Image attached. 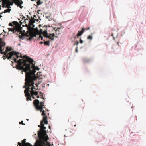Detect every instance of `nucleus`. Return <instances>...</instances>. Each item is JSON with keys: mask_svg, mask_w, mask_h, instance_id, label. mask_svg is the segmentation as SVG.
Masks as SVG:
<instances>
[{"mask_svg": "<svg viewBox=\"0 0 146 146\" xmlns=\"http://www.w3.org/2000/svg\"><path fill=\"white\" fill-rule=\"evenodd\" d=\"M25 59H20L17 61L15 57H13V59L15 62L17 64L16 65L17 69L20 70H22V71L26 72L31 70V68L33 70H38L39 69L38 67H36L33 64V60L26 55L23 57Z\"/></svg>", "mask_w": 146, "mask_h": 146, "instance_id": "1", "label": "nucleus"}, {"mask_svg": "<svg viewBox=\"0 0 146 146\" xmlns=\"http://www.w3.org/2000/svg\"><path fill=\"white\" fill-rule=\"evenodd\" d=\"M35 70H30L25 72V83L23 87L26 88L24 90V93L27 98V100L28 101L29 100H31V94L29 92L30 91L31 88L34 85V80H36L37 78V77L35 74L36 72Z\"/></svg>", "mask_w": 146, "mask_h": 146, "instance_id": "2", "label": "nucleus"}, {"mask_svg": "<svg viewBox=\"0 0 146 146\" xmlns=\"http://www.w3.org/2000/svg\"><path fill=\"white\" fill-rule=\"evenodd\" d=\"M44 121H41L40 129L38 131V139H37L34 144V146H45V142L47 141L49 138L47 135L45 129L46 127L44 126Z\"/></svg>", "mask_w": 146, "mask_h": 146, "instance_id": "3", "label": "nucleus"}, {"mask_svg": "<svg viewBox=\"0 0 146 146\" xmlns=\"http://www.w3.org/2000/svg\"><path fill=\"white\" fill-rule=\"evenodd\" d=\"M35 22V21L32 19H30L29 21V26L28 30L27 31L26 36L29 37L28 40L29 41H31L33 37H36L37 35L39 36V39L40 38L41 40L43 39V37L41 35H38V30H37V32L34 31L33 27L34 25L33 24Z\"/></svg>", "mask_w": 146, "mask_h": 146, "instance_id": "4", "label": "nucleus"}, {"mask_svg": "<svg viewBox=\"0 0 146 146\" xmlns=\"http://www.w3.org/2000/svg\"><path fill=\"white\" fill-rule=\"evenodd\" d=\"M33 103L36 109L40 111V112H42L41 115L43 116V118L41 121H44V124H48L47 117L45 113V111L43 110V108H45L44 103L42 102H40L38 99L34 100Z\"/></svg>", "mask_w": 146, "mask_h": 146, "instance_id": "5", "label": "nucleus"}, {"mask_svg": "<svg viewBox=\"0 0 146 146\" xmlns=\"http://www.w3.org/2000/svg\"><path fill=\"white\" fill-rule=\"evenodd\" d=\"M5 45V43L3 41L1 38H0V53L1 52V54H4V55H5L7 57V52L8 51H11V49L9 47H7L6 48L7 50L5 52H3L2 51L3 50V48L4 47Z\"/></svg>", "mask_w": 146, "mask_h": 146, "instance_id": "6", "label": "nucleus"}, {"mask_svg": "<svg viewBox=\"0 0 146 146\" xmlns=\"http://www.w3.org/2000/svg\"><path fill=\"white\" fill-rule=\"evenodd\" d=\"M36 88L34 86V85L33 86L31 87V88L30 91L29 92L31 94V96L32 98H33V99H35L34 97V95L36 96L38 94V93L37 91H35V90Z\"/></svg>", "mask_w": 146, "mask_h": 146, "instance_id": "7", "label": "nucleus"}, {"mask_svg": "<svg viewBox=\"0 0 146 146\" xmlns=\"http://www.w3.org/2000/svg\"><path fill=\"white\" fill-rule=\"evenodd\" d=\"M18 54H19L18 53H17L15 51L10 52L7 54V58L9 59H11L13 56L15 55L17 58H18L19 57Z\"/></svg>", "mask_w": 146, "mask_h": 146, "instance_id": "8", "label": "nucleus"}, {"mask_svg": "<svg viewBox=\"0 0 146 146\" xmlns=\"http://www.w3.org/2000/svg\"><path fill=\"white\" fill-rule=\"evenodd\" d=\"M26 139H24L21 142L22 143V146H33L32 145H31L29 143H26Z\"/></svg>", "mask_w": 146, "mask_h": 146, "instance_id": "9", "label": "nucleus"}, {"mask_svg": "<svg viewBox=\"0 0 146 146\" xmlns=\"http://www.w3.org/2000/svg\"><path fill=\"white\" fill-rule=\"evenodd\" d=\"M22 3V2H21L19 0H15L14 1V3L18 7H20L21 8H22L23 7L21 6Z\"/></svg>", "mask_w": 146, "mask_h": 146, "instance_id": "10", "label": "nucleus"}, {"mask_svg": "<svg viewBox=\"0 0 146 146\" xmlns=\"http://www.w3.org/2000/svg\"><path fill=\"white\" fill-rule=\"evenodd\" d=\"M85 30V28H83L81 31H78V33L77 35V37L78 38L79 36H81L82 35L83 33Z\"/></svg>", "mask_w": 146, "mask_h": 146, "instance_id": "11", "label": "nucleus"}, {"mask_svg": "<svg viewBox=\"0 0 146 146\" xmlns=\"http://www.w3.org/2000/svg\"><path fill=\"white\" fill-rule=\"evenodd\" d=\"M55 36V34L54 33H53L52 34H50L49 35H48L47 37L49 38L50 39L53 40L54 39Z\"/></svg>", "mask_w": 146, "mask_h": 146, "instance_id": "12", "label": "nucleus"}, {"mask_svg": "<svg viewBox=\"0 0 146 146\" xmlns=\"http://www.w3.org/2000/svg\"><path fill=\"white\" fill-rule=\"evenodd\" d=\"M9 31H12L14 33L15 32H16V31L17 30L16 28H10L9 29Z\"/></svg>", "mask_w": 146, "mask_h": 146, "instance_id": "13", "label": "nucleus"}, {"mask_svg": "<svg viewBox=\"0 0 146 146\" xmlns=\"http://www.w3.org/2000/svg\"><path fill=\"white\" fill-rule=\"evenodd\" d=\"M42 34H43L44 36L46 37H47L48 35L46 30H45L44 31Z\"/></svg>", "mask_w": 146, "mask_h": 146, "instance_id": "14", "label": "nucleus"}, {"mask_svg": "<svg viewBox=\"0 0 146 146\" xmlns=\"http://www.w3.org/2000/svg\"><path fill=\"white\" fill-rule=\"evenodd\" d=\"M45 45L49 46L50 45V41H45L44 42Z\"/></svg>", "mask_w": 146, "mask_h": 146, "instance_id": "15", "label": "nucleus"}, {"mask_svg": "<svg viewBox=\"0 0 146 146\" xmlns=\"http://www.w3.org/2000/svg\"><path fill=\"white\" fill-rule=\"evenodd\" d=\"M37 5H39L42 3V2H41L40 0H38L36 2Z\"/></svg>", "mask_w": 146, "mask_h": 146, "instance_id": "16", "label": "nucleus"}, {"mask_svg": "<svg viewBox=\"0 0 146 146\" xmlns=\"http://www.w3.org/2000/svg\"><path fill=\"white\" fill-rule=\"evenodd\" d=\"M92 36L90 35L88 36L87 37V39L88 40H92Z\"/></svg>", "mask_w": 146, "mask_h": 146, "instance_id": "17", "label": "nucleus"}, {"mask_svg": "<svg viewBox=\"0 0 146 146\" xmlns=\"http://www.w3.org/2000/svg\"><path fill=\"white\" fill-rule=\"evenodd\" d=\"M47 141H46L45 143V144L47 145H47L46 146H51V145H50V143L47 142Z\"/></svg>", "mask_w": 146, "mask_h": 146, "instance_id": "18", "label": "nucleus"}, {"mask_svg": "<svg viewBox=\"0 0 146 146\" xmlns=\"http://www.w3.org/2000/svg\"><path fill=\"white\" fill-rule=\"evenodd\" d=\"M11 10V9H7L5 10V12H9Z\"/></svg>", "mask_w": 146, "mask_h": 146, "instance_id": "19", "label": "nucleus"}, {"mask_svg": "<svg viewBox=\"0 0 146 146\" xmlns=\"http://www.w3.org/2000/svg\"><path fill=\"white\" fill-rule=\"evenodd\" d=\"M60 28H57L56 29V30H55V32H56L57 31H60Z\"/></svg>", "mask_w": 146, "mask_h": 146, "instance_id": "20", "label": "nucleus"}, {"mask_svg": "<svg viewBox=\"0 0 146 146\" xmlns=\"http://www.w3.org/2000/svg\"><path fill=\"white\" fill-rule=\"evenodd\" d=\"M39 93L40 94V95L42 97V98L44 99V98H43V93H42L41 92H39Z\"/></svg>", "mask_w": 146, "mask_h": 146, "instance_id": "21", "label": "nucleus"}, {"mask_svg": "<svg viewBox=\"0 0 146 146\" xmlns=\"http://www.w3.org/2000/svg\"><path fill=\"white\" fill-rule=\"evenodd\" d=\"M13 25H15L17 24L18 23V22L17 21H14L13 22Z\"/></svg>", "mask_w": 146, "mask_h": 146, "instance_id": "22", "label": "nucleus"}, {"mask_svg": "<svg viewBox=\"0 0 146 146\" xmlns=\"http://www.w3.org/2000/svg\"><path fill=\"white\" fill-rule=\"evenodd\" d=\"M19 124H20L25 125L23 123V121H21V122H19Z\"/></svg>", "mask_w": 146, "mask_h": 146, "instance_id": "23", "label": "nucleus"}, {"mask_svg": "<svg viewBox=\"0 0 146 146\" xmlns=\"http://www.w3.org/2000/svg\"><path fill=\"white\" fill-rule=\"evenodd\" d=\"M18 145H19V146H22V143H20L19 142H18Z\"/></svg>", "mask_w": 146, "mask_h": 146, "instance_id": "24", "label": "nucleus"}, {"mask_svg": "<svg viewBox=\"0 0 146 146\" xmlns=\"http://www.w3.org/2000/svg\"><path fill=\"white\" fill-rule=\"evenodd\" d=\"M79 44V42L78 41H77L74 44V45H78Z\"/></svg>", "mask_w": 146, "mask_h": 146, "instance_id": "25", "label": "nucleus"}, {"mask_svg": "<svg viewBox=\"0 0 146 146\" xmlns=\"http://www.w3.org/2000/svg\"><path fill=\"white\" fill-rule=\"evenodd\" d=\"M43 30L42 29H40V33H41V34H42L43 33Z\"/></svg>", "mask_w": 146, "mask_h": 146, "instance_id": "26", "label": "nucleus"}, {"mask_svg": "<svg viewBox=\"0 0 146 146\" xmlns=\"http://www.w3.org/2000/svg\"><path fill=\"white\" fill-rule=\"evenodd\" d=\"M80 43L81 44H82L83 43V40H82L81 38L80 39Z\"/></svg>", "mask_w": 146, "mask_h": 146, "instance_id": "27", "label": "nucleus"}, {"mask_svg": "<svg viewBox=\"0 0 146 146\" xmlns=\"http://www.w3.org/2000/svg\"><path fill=\"white\" fill-rule=\"evenodd\" d=\"M23 19H24L25 22H26L25 21L26 20H28V19H25V17H23Z\"/></svg>", "mask_w": 146, "mask_h": 146, "instance_id": "28", "label": "nucleus"}, {"mask_svg": "<svg viewBox=\"0 0 146 146\" xmlns=\"http://www.w3.org/2000/svg\"><path fill=\"white\" fill-rule=\"evenodd\" d=\"M9 25L10 26H13V24L11 23H9Z\"/></svg>", "mask_w": 146, "mask_h": 146, "instance_id": "29", "label": "nucleus"}, {"mask_svg": "<svg viewBox=\"0 0 146 146\" xmlns=\"http://www.w3.org/2000/svg\"><path fill=\"white\" fill-rule=\"evenodd\" d=\"M90 29V27H88V28H86V29H85V30H88L89 29Z\"/></svg>", "mask_w": 146, "mask_h": 146, "instance_id": "30", "label": "nucleus"}, {"mask_svg": "<svg viewBox=\"0 0 146 146\" xmlns=\"http://www.w3.org/2000/svg\"><path fill=\"white\" fill-rule=\"evenodd\" d=\"M25 26L27 27V29H28V27L29 26V24L28 25L27 24H26Z\"/></svg>", "mask_w": 146, "mask_h": 146, "instance_id": "31", "label": "nucleus"}, {"mask_svg": "<svg viewBox=\"0 0 146 146\" xmlns=\"http://www.w3.org/2000/svg\"><path fill=\"white\" fill-rule=\"evenodd\" d=\"M35 85L36 87H38V84L36 83L35 84Z\"/></svg>", "mask_w": 146, "mask_h": 146, "instance_id": "32", "label": "nucleus"}, {"mask_svg": "<svg viewBox=\"0 0 146 146\" xmlns=\"http://www.w3.org/2000/svg\"><path fill=\"white\" fill-rule=\"evenodd\" d=\"M43 42H40V44H43Z\"/></svg>", "mask_w": 146, "mask_h": 146, "instance_id": "33", "label": "nucleus"}, {"mask_svg": "<svg viewBox=\"0 0 146 146\" xmlns=\"http://www.w3.org/2000/svg\"><path fill=\"white\" fill-rule=\"evenodd\" d=\"M76 51L77 52H78V49L77 48H76Z\"/></svg>", "mask_w": 146, "mask_h": 146, "instance_id": "34", "label": "nucleus"}, {"mask_svg": "<svg viewBox=\"0 0 146 146\" xmlns=\"http://www.w3.org/2000/svg\"><path fill=\"white\" fill-rule=\"evenodd\" d=\"M20 57H21V58H23V57H22V56L21 54L20 55Z\"/></svg>", "mask_w": 146, "mask_h": 146, "instance_id": "35", "label": "nucleus"}, {"mask_svg": "<svg viewBox=\"0 0 146 146\" xmlns=\"http://www.w3.org/2000/svg\"><path fill=\"white\" fill-rule=\"evenodd\" d=\"M43 28H45L46 29V27L44 26V27H43Z\"/></svg>", "mask_w": 146, "mask_h": 146, "instance_id": "36", "label": "nucleus"}, {"mask_svg": "<svg viewBox=\"0 0 146 146\" xmlns=\"http://www.w3.org/2000/svg\"><path fill=\"white\" fill-rule=\"evenodd\" d=\"M38 127L40 128L41 127V126L40 125H38Z\"/></svg>", "mask_w": 146, "mask_h": 146, "instance_id": "37", "label": "nucleus"}, {"mask_svg": "<svg viewBox=\"0 0 146 146\" xmlns=\"http://www.w3.org/2000/svg\"><path fill=\"white\" fill-rule=\"evenodd\" d=\"M49 128L50 129H51V128H50L51 127H50V126H49Z\"/></svg>", "mask_w": 146, "mask_h": 146, "instance_id": "38", "label": "nucleus"}, {"mask_svg": "<svg viewBox=\"0 0 146 146\" xmlns=\"http://www.w3.org/2000/svg\"><path fill=\"white\" fill-rule=\"evenodd\" d=\"M27 17H28V19L29 18H30V17H29V16H28V15H27Z\"/></svg>", "mask_w": 146, "mask_h": 146, "instance_id": "39", "label": "nucleus"}, {"mask_svg": "<svg viewBox=\"0 0 146 146\" xmlns=\"http://www.w3.org/2000/svg\"><path fill=\"white\" fill-rule=\"evenodd\" d=\"M56 28H54V30L55 31V30H56Z\"/></svg>", "mask_w": 146, "mask_h": 146, "instance_id": "40", "label": "nucleus"}, {"mask_svg": "<svg viewBox=\"0 0 146 146\" xmlns=\"http://www.w3.org/2000/svg\"><path fill=\"white\" fill-rule=\"evenodd\" d=\"M39 96H37V98H39Z\"/></svg>", "mask_w": 146, "mask_h": 146, "instance_id": "41", "label": "nucleus"}, {"mask_svg": "<svg viewBox=\"0 0 146 146\" xmlns=\"http://www.w3.org/2000/svg\"><path fill=\"white\" fill-rule=\"evenodd\" d=\"M38 11H40V10H38Z\"/></svg>", "mask_w": 146, "mask_h": 146, "instance_id": "42", "label": "nucleus"}, {"mask_svg": "<svg viewBox=\"0 0 146 146\" xmlns=\"http://www.w3.org/2000/svg\"><path fill=\"white\" fill-rule=\"evenodd\" d=\"M112 36H113V35H112Z\"/></svg>", "mask_w": 146, "mask_h": 146, "instance_id": "43", "label": "nucleus"}]
</instances>
